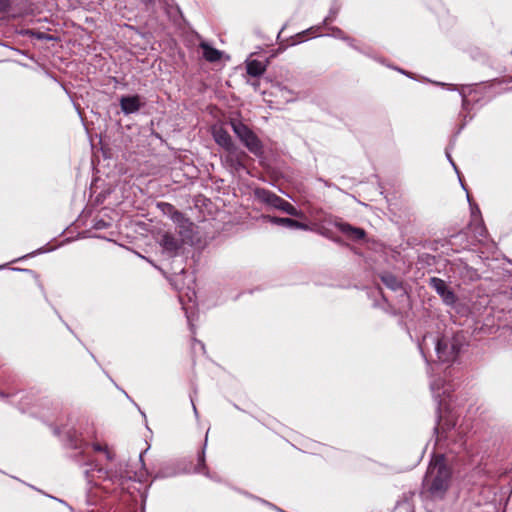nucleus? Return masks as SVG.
<instances>
[{
	"mask_svg": "<svg viewBox=\"0 0 512 512\" xmlns=\"http://www.w3.org/2000/svg\"><path fill=\"white\" fill-rule=\"evenodd\" d=\"M338 227L342 232L346 233L347 235L355 239H361L365 235L364 230L360 228H354L346 223H341L338 225Z\"/></svg>",
	"mask_w": 512,
	"mask_h": 512,
	"instance_id": "nucleus-13",
	"label": "nucleus"
},
{
	"mask_svg": "<svg viewBox=\"0 0 512 512\" xmlns=\"http://www.w3.org/2000/svg\"><path fill=\"white\" fill-rule=\"evenodd\" d=\"M200 47L203 50V57L209 62H216L221 59L222 52L213 48L206 42H202Z\"/></svg>",
	"mask_w": 512,
	"mask_h": 512,
	"instance_id": "nucleus-11",
	"label": "nucleus"
},
{
	"mask_svg": "<svg viewBox=\"0 0 512 512\" xmlns=\"http://www.w3.org/2000/svg\"><path fill=\"white\" fill-rule=\"evenodd\" d=\"M172 218H173L175 221H180L183 217H182L181 213H179V212L175 211V212L173 213Z\"/></svg>",
	"mask_w": 512,
	"mask_h": 512,
	"instance_id": "nucleus-16",
	"label": "nucleus"
},
{
	"mask_svg": "<svg viewBox=\"0 0 512 512\" xmlns=\"http://www.w3.org/2000/svg\"><path fill=\"white\" fill-rule=\"evenodd\" d=\"M449 162L452 163V166H454V169H457V166H455V163H453L452 159H449Z\"/></svg>",
	"mask_w": 512,
	"mask_h": 512,
	"instance_id": "nucleus-18",
	"label": "nucleus"
},
{
	"mask_svg": "<svg viewBox=\"0 0 512 512\" xmlns=\"http://www.w3.org/2000/svg\"><path fill=\"white\" fill-rule=\"evenodd\" d=\"M436 352L440 361L448 362L455 359L458 351L454 344H449L446 339H440L436 344Z\"/></svg>",
	"mask_w": 512,
	"mask_h": 512,
	"instance_id": "nucleus-4",
	"label": "nucleus"
},
{
	"mask_svg": "<svg viewBox=\"0 0 512 512\" xmlns=\"http://www.w3.org/2000/svg\"><path fill=\"white\" fill-rule=\"evenodd\" d=\"M264 219L269 221L272 224L282 225V226H285L287 228L308 230V226L306 224L300 223V222L295 221V220L290 219V218H280V217L266 216V217H264Z\"/></svg>",
	"mask_w": 512,
	"mask_h": 512,
	"instance_id": "nucleus-9",
	"label": "nucleus"
},
{
	"mask_svg": "<svg viewBox=\"0 0 512 512\" xmlns=\"http://www.w3.org/2000/svg\"><path fill=\"white\" fill-rule=\"evenodd\" d=\"M120 106L125 114L135 113L141 107L140 97L137 95L122 97L120 99Z\"/></svg>",
	"mask_w": 512,
	"mask_h": 512,
	"instance_id": "nucleus-7",
	"label": "nucleus"
},
{
	"mask_svg": "<svg viewBox=\"0 0 512 512\" xmlns=\"http://www.w3.org/2000/svg\"><path fill=\"white\" fill-rule=\"evenodd\" d=\"M448 392H449V388H444V390H443V394H446V393H448Z\"/></svg>",
	"mask_w": 512,
	"mask_h": 512,
	"instance_id": "nucleus-23",
	"label": "nucleus"
},
{
	"mask_svg": "<svg viewBox=\"0 0 512 512\" xmlns=\"http://www.w3.org/2000/svg\"><path fill=\"white\" fill-rule=\"evenodd\" d=\"M213 137L215 142L225 149V151L235 152V145L226 130L220 126L213 127Z\"/></svg>",
	"mask_w": 512,
	"mask_h": 512,
	"instance_id": "nucleus-5",
	"label": "nucleus"
},
{
	"mask_svg": "<svg viewBox=\"0 0 512 512\" xmlns=\"http://www.w3.org/2000/svg\"><path fill=\"white\" fill-rule=\"evenodd\" d=\"M449 162L452 163V166H454V169H457V166H455V163H453L452 159H449Z\"/></svg>",
	"mask_w": 512,
	"mask_h": 512,
	"instance_id": "nucleus-19",
	"label": "nucleus"
},
{
	"mask_svg": "<svg viewBox=\"0 0 512 512\" xmlns=\"http://www.w3.org/2000/svg\"><path fill=\"white\" fill-rule=\"evenodd\" d=\"M161 246L170 252L176 251L179 248L178 240L170 234H164L160 240Z\"/></svg>",
	"mask_w": 512,
	"mask_h": 512,
	"instance_id": "nucleus-12",
	"label": "nucleus"
},
{
	"mask_svg": "<svg viewBox=\"0 0 512 512\" xmlns=\"http://www.w3.org/2000/svg\"><path fill=\"white\" fill-rule=\"evenodd\" d=\"M163 206H165L166 208H168V210H172L173 207L170 205V204H162Z\"/></svg>",
	"mask_w": 512,
	"mask_h": 512,
	"instance_id": "nucleus-17",
	"label": "nucleus"
},
{
	"mask_svg": "<svg viewBox=\"0 0 512 512\" xmlns=\"http://www.w3.org/2000/svg\"><path fill=\"white\" fill-rule=\"evenodd\" d=\"M225 162L234 170L238 171L243 168V158L246 156L244 152L240 151L235 146V152L226 151Z\"/></svg>",
	"mask_w": 512,
	"mask_h": 512,
	"instance_id": "nucleus-8",
	"label": "nucleus"
},
{
	"mask_svg": "<svg viewBox=\"0 0 512 512\" xmlns=\"http://www.w3.org/2000/svg\"><path fill=\"white\" fill-rule=\"evenodd\" d=\"M255 196L262 202L267 203L279 210L286 212L287 214L295 217H302L303 213L296 209L289 202L283 200L277 195L271 193L270 191L264 189H256Z\"/></svg>",
	"mask_w": 512,
	"mask_h": 512,
	"instance_id": "nucleus-3",
	"label": "nucleus"
},
{
	"mask_svg": "<svg viewBox=\"0 0 512 512\" xmlns=\"http://www.w3.org/2000/svg\"><path fill=\"white\" fill-rule=\"evenodd\" d=\"M95 449H96V450H100L101 448H100V446H99V445H96V446H95Z\"/></svg>",
	"mask_w": 512,
	"mask_h": 512,
	"instance_id": "nucleus-24",
	"label": "nucleus"
},
{
	"mask_svg": "<svg viewBox=\"0 0 512 512\" xmlns=\"http://www.w3.org/2000/svg\"><path fill=\"white\" fill-rule=\"evenodd\" d=\"M268 64L269 60H266V62H261L258 60H247V73L254 77L260 76L266 71Z\"/></svg>",
	"mask_w": 512,
	"mask_h": 512,
	"instance_id": "nucleus-10",
	"label": "nucleus"
},
{
	"mask_svg": "<svg viewBox=\"0 0 512 512\" xmlns=\"http://www.w3.org/2000/svg\"><path fill=\"white\" fill-rule=\"evenodd\" d=\"M451 483V469L445 462L443 456L434 457L426 472L423 487L424 491L432 499L444 498Z\"/></svg>",
	"mask_w": 512,
	"mask_h": 512,
	"instance_id": "nucleus-1",
	"label": "nucleus"
},
{
	"mask_svg": "<svg viewBox=\"0 0 512 512\" xmlns=\"http://www.w3.org/2000/svg\"><path fill=\"white\" fill-rule=\"evenodd\" d=\"M449 162L452 163V166H454V169H457V166H455V163H453L452 159H449Z\"/></svg>",
	"mask_w": 512,
	"mask_h": 512,
	"instance_id": "nucleus-20",
	"label": "nucleus"
},
{
	"mask_svg": "<svg viewBox=\"0 0 512 512\" xmlns=\"http://www.w3.org/2000/svg\"><path fill=\"white\" fill-rule=\"evenodd\" d=\"M449 162L452 163V166H454V169H457V166H455V163H453L452 159H449Z\"/></svg>",
	"mask_w": 512,
	"mask_h": 512,
	"instance_id": "nucleus-21",
	"label": "nucleus"
},
{
	"mask_svg": "<svg viewBox=\"0 0 512 512\" xmlns=\"http://www.w3.org/2000/svg\"><path fill=\"white\" fill-rule=\"evenodd\" d=\"M231 125L234 133L251 153L256 156L262 155V143L253 131L241 122L232 121Z\"/></svg>",
	"mask_w": 512,
	"mask_h": 512,
	"instance_id": "nucleus-2",
	"label": "nucleus"
},
{
	"mask_svg": "<svg viewBox=\"0 0 512 512\" xmlns=\"http://www.w3.org/2000/svg\"><path fill=\"white\" fill-rule=\"evenodd\" d=\"M141 1H142L143 3H145V4H148V3H150L152 0H141Z\"/></svg>",
	"mask_w": 512,
	"mask_h": 512,
	"instance_id": "nucleus-22",
	"label": "nucleus"
},
{
	"mask_svg": "<svg viewBox=\"0 0 512 512\" xmlns=\"http://www.w3.org/2000/svg\"><path fill=\"white\" fill-rule=\"evenodd\" d=\"M383 280L386 282V284L391 287L392 289H395L396 286L398 285L397 281L395 278H393L392 276H387V277H383Z\"/></svg>",
	"mask_w": 512,
	"mask_h": 512,
	"instance_id": "nucleus-15",
	"label": "nucleus"
},
{
	"mask_svg": "<svg viewBox=\"0 0 512 512\" xmlns=\"http://www.w3.org/2000/svg\"><path fill=\"white\" fill-rule=\"evenodd\" d=\"M431 286L436 290V292L443 298V300L448 303L452 304L455 301V295L452 291H450L446 283L439 278H431L430 279Z\"/></svg>",
	"mask_w": 512,
	"mask_h": 512,
	"instance_id": "nucleus-6",
	"label": "nucleus"
},
{
	"mask_svg": "<svg viewBox=\"0 0 512 512\" xmlns=\"http://www.w3.org/2000/svg\"><path fill=\"white\" fill-rule=\"evenodd\" d=\"M444 388V382L442 380H436L431 383V390L436 398L441 396L440 389Z\"/></svg>",
	"mask_w": 512,
	"mask_h": 512,
	"instance_id": "nucleus-14",
	"label": "nucleus"
}]
</instances>
